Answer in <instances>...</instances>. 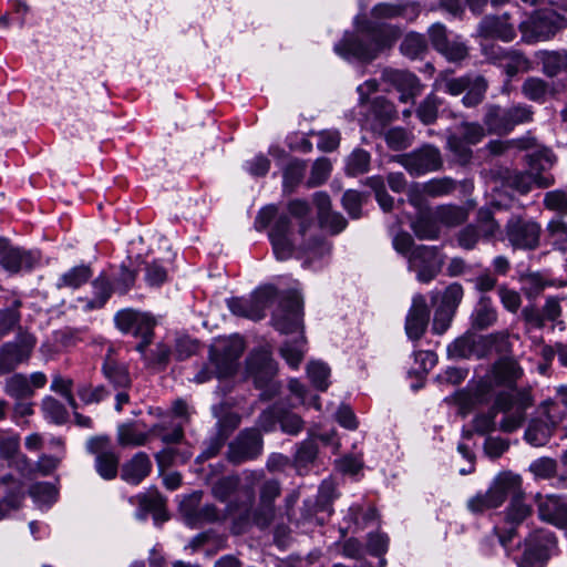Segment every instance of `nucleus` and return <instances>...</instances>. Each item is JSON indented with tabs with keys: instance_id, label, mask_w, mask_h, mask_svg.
<instances>
[{
	"instance_id": "nucleus-1",
	"label": "nucleus",
	"mask_w": 567,
	"mask_h": 567,
	"mask_svg": "<svg viewBox=\"0 0 567 567\" xmlns=\"http://www.w3.org/2000/svg\"><path fill=\"white\" fill-rule=\"evenodd\" d=\"M355 28V32H346L334 45L336 53L344 59L371 62L391 49L401 35L398 25L373 23L368 18L357 19Z\"/></svg>"
},
{
	"instance_id": "nucleus-2",
	"label": "nucleus",
	"mask_w": 567,
	"mask_h": 567,
	"mask_svg": "<svg viewBox=\"0 0 567 567\" xmlns=\"http://www.w3.org/2000/svg\"><path fill=\"white\" fill-rule=\"evenodd\" d=\"M245 484L239 488V495L244 498L240 504L231 502L227 506L229 515H238L240 518L251 517L254 523L260 527H268L275 518V501L281 493L280 483L277 480L264 481L259 488V499L252 509L255 502V486L264 480L262 471H244Z\"/></svg>"
},
{
	"instance_id": "nucleus-3",
	"label": "nucleus",
	"mask_w": 567,
	"mask_h": 567,
	"mask_svg": "<svg viewBox=\"0 0 567 567\" xmlns=\"http://www.w3.org/2000/svg\"><path fill=\"white\" fill-rule=\"evenodd\" d=\"M244 349V341L239 337L215 340L209 348V364L195 375V381L204 383L210 380L213 375L219 379L233 375L237 371L238 359Z\"/></svg>"
},
{
	"instance_id": "nucleus-4",
	"label": "nucleus",
	"mask_w": 567,
	"mask_h": 567,
	"mask_svg": "<svg viewBox=\"0 0 567 567\" xmlns=\"http://www.w3.org/2000/svg\"><path fill=\"white\" fill-rule=\"evenodd\" d=\"M435 89H442L444 92L457 96L465 95L462 103L466 107H474L483 102L488 87L486 79L481 74H465L460 78L450 76L447 72L440 73L434 82Z\"/></svg>"
},
{
	"instance_id": "nucleus-5",
	"label": "nucleus",
	"mask_w": 567,
	"mask_h": 567,
	"mask_svg": "<svg viewBox=\"0 0 567 567\" xmlns=\"http://www.w3.org/2000/svg\"><path fill=\"white\" fill-rule=\"evenodd\" d=\"M567 25L566 19L553 9L537 10L523 21L518 29L522 40L533 44L553 39Z\"/></svg>"
},
{
	"instance_id": "nucleus-6",
	"label": "nucleus",
	"mask_w": 567,
	"mask_h": 567,
	"mask_svg": "<svg viewBox=\"0 0 567 567\" xmlns=\"http://www.w3.org/2000/svg\"><path fill=\"white\" fill-rule=\"evenodd\" d=\"M532 404V398L527 392L498 393L493 410L504 413L501 430L511 433L520 427L526 417V410Z\"/></svg>"
},
{
	"instance_id": "nucleus-7",
	"label": "nucleus",
	"mask_w": 567,
	"mask_h": 567,
	"mask_svg": "<svg viewBox=\"0 0 567 567\" xmlns=\"http://www.w3.org/2000/svg\"><path fill=\"white\" fill-rule=\"evenodd\" d=\"M115 324L124 333H132L141 338L136 350L144 354L146 348L153 342L154 327L156 324L153 317L133 309H123L115 315Z\"/></svg>"
},
{
	"instance_id": "nucleus-8",
	"label": "nucleus",
	"mask_w": 567,
	"mask_h": 567,
	"mask_svg": "<svg viewBox=\"0 0 567 567\" xmlns=\"http://www.w3.org/2000/svg\"><path fill=\"white\" fill-rule=\"evenodd\" d=\"M85 449L94 455V468L103 480L112 481L117 476L120 455L115 452L110 436H92L86 441Z\"/></svg>"
},
{
	"instance_id": "nucleus-9",
	"label": "nucleus",
	"mask_w": 567,
	"mask_h": 567,
	"mask_svg": "<svg viewBox=\"0 0 567 567\" xmlns=\"http://www.w3.org/2000/svg\"><path fill=\"white\" fill-rule=\"evenodd\" d=\"M505 231L515 249L534 250L540 244L542 226L533 218L513 215L506 223Z\"/></svg>"
},
{
	"instance_id": "nucleus-10",
	"label": "nucleus",
	"mask_w": 567,
	"mask_h": 567,
	"mask_svg": "<svg viewBox=\"0 0 567 567\" xmlns=\"http://www.w3.org/2000/svg\"><path fill=\"white\" fill-rule=\"evenodd\" d=\"M444 256L436 246H415L408 256V268L416 274L420 282L427 284L440 272Z\"/></svg>"
},
{
	"instance_id": "nucleus-11",
	"label": "nucleus",
	"mask_w": 567,
	"mask_h": 567,
	"mask_svg": "<svg viewBox=\"0 0 567 567\" xmlns=\"http://www.w3.org/2000/svg\"><path fill=\"white\" fill-rule=\"evenodd\" d=\"M302 299L297 291H288L280 297L272 313L271 322L281 333H291L302 328Z\"/></svg>"
},
{
	"instance_id": "nucleus-12",
	"label": "nucleus",
	"mask_w": 567,
	"mask_h": 567,
	"mask_svg": "<svg viewBox=\"0 0 567 567\" xmlns=\"http://www.w3.org/2000/svg\"><path fill=\"white\" fill-rule=\"evenodd\" d=\"M517 487L518 476L512 473H503L497 476L485 494H478L471 498L467 506L473 513L496 508L506 499V492H515Z\"/></svg>"
},
{
	"instance_id": "nucleus-13",
	"label": "nucleus",
	"mask_w": 567,
	"mask_h": 567,
	"mask_svg": "<svg viewBox=\"0 0 567 567\" xmlns=\"http://www.w3.org/2000/svg\"><path fill=\"white\" fill-rule=\"evenodd\" d=\"M396 162L412 176L436 172L443 166L440 150L431 144H425L410 153L399 155Z\"/></svg>"
},
{
	"instance_id": "nucleus-14",
	"label": "nucleus",
	"mask_w": 567,
	"mask_h": 567,
	"mask_svg": "<svg viewBox=\"0 0 567 567\" xmlns=\"http://www.w3.org/2000/svg\"><path fill=\"white\" fill-rule=\"evenodd\" d=\"M556 548V538L546 529H538L525 542V550L518 567H544Z\"/></svg>"
},
{
	"instance_id": "nucleus-15",
	"label": "nucleus",
	"mask_w": 567,
	"mask_h": 567,
	"mask_svg": "<svg viewBox=\"0 0 567 567\" xmlns=\"http://www.w3.org/2000/svg\"><path fill=\"white\" fill-rule=\"evenodd\" d=\"M35 338L21 332L13 341L6 342L0 348V374L13 371L19 364L27 362L35 347Z\"/></svg>"
},
{
	"instance_id": "nucleus-16",
	"label": "nucleus",
	"mask_w": 567,
	"mask_h": 567,
	"mask_svg": "<svg viewBox=\"0 0 567 567\" xmlns=\"http://www.w3.org/2000/svg\"><path fill=\"white\" fill-rule=\"evenodd\" d=\"M506 497H511L509 505L505 513L506 527L503 532L496 527L495 532L498 535V540L503 547H507L515 536L516 526L519 525L527 516L530 515L532 508L524 502V495L522 493V480L518 476V487L515 492H506Z\"/></svg>"
},
{
	"instance_id": "nucleus-17",
	"label": "nucleus",
	"mask_w": 567,
	"mask_h": 567,
	"mask_svg": "<svg viewBox=\"0 0 567 567\" xmlns=\"http://www.w3.org/2000/svg\"><path fill=\"white\" fill-rule=\"evenodd\" d=\"M262 452V436L257 429H246L229 443L227 460L239 465L257 458Z\"/></svg>"
},
{
	"instance_id": "nucleus-18",
	"label": "nucleus",
	"mask_w": 567,
	"mask_h": 567,
	"mask_svg": "<svg viewBox=\"0 0 567 567\" xmlns=\"http://www.w3.org/2000/svg\"><path fill=\"white\" fill-rule=\"evenodd\" d=\"M382 80L400 92L399 99L402 103L414 102L423 89L419 78L406 70L384 69Z\"/></svg>"
},
{
	"instance_id": "nucleus-19",
	"label": "nucleus",
	"mask_w": 567,
	"mask_h": 567,
	"mask_svg": "<svg viewBox=\"0 0 567 567\" xmlns=\"http://www.w3.org/2000/svg\"><path fill=\"white\" fill-rule=\"evenodd\" d=\"M420 14V6L411 0H398L394 2H379L372 7L370 19L373 23H381L383 20L404 18L413 21Z\"/></svg>"
},
{
	"instance_id": "nucleus-20",
	"label": "nucleus",
	"mask_w": 567,
	"mask_h": 567,
	"mask_svg": "<svg viewBox=\"0 0 567 567\" xmlns=\"http://www.w3.org/2000/svg\"><path fill=\"white\" fill-rule=\"evenodd\" d=\"M431 310L426 298L417 293L412 298V305L405 318V332L411 340H419L425 333Z\"/></svg>"
},
{
	"instance_id": "nucleus-21",
	"label": "nucleus",
	"mask_w": 567,
	"mask_h": 567,
	"mask_svg": "<svg viewBox=\"0 0 567 567\" xmlns=\"http://www.w3.org/2000/svg\"><path fill=\"white\" fill-rule=\"evenodd\" d=\"M507 338V332H496L488 337H475L471 333H465L449 346L447 353L451 358L455 359H468L473 355L481 357L476 349L478 344L492 343L498 340L505 341Z\"/></svg>"
},
{
	"instance_id": "nucleus-22",
	"label": "nucleus",
	"mask_w": 567,
	"mask_h": 567,
	"mask_svg": "<svg viewBox=\"0 0 567 567\" xmlns=\"http://www.w3.org/2000/svg\"><path fill=\"white\" fill-rule=\"evenodd\" d=\"M477 33L484 39H498L504 42L513 41L516 37V29L509 22V14L487 16L478 24Z\"/></svg>"
},
{
	"instance_id": "nucleus-23",
	"label": "nucleus",
	"mask_w": 567,
	"mask_h": 567,
	"mask_svg": "<svg viewBox=\"0 0 567 567\" xmlns=\"http://www.w3.org/2000/svg\"><path fill=\"white\" fill-rule=\"evenodd\" d=\"M38 257L31 251L12 247L7 240L0 238V265L10 272L31 269Z\"/></svg>"
},
{
	"instance_id": "nucleus-24",
	"label": "nucleus",
	"mask_w": 567,
	"mask_h": 567,
	"mask_svg": "<svg viewBox=\"0 0 567 567\" xmlns=\"http://www.w3.org/2000/svg\"><path fill=\"white\" fill-rule=\"evenodd\" d=\"M538 514L543 520L567 529V503L560 497L548 495L537 496Z\"/></svg>"
},
{
	"instance_id": "nucleus-25",
	"label": "nucleus",
	"mask_w": 567,
	"mask_h": 567,
	"mask_svg": "<svg viewBox=\"0 0 567 567\" xmlns=\"http://www.w3.org/2000/svg\"><path fill=\"white\" fill-rule=\"evenodd\" d=\"M114 352L115 351L112 347L107 349L102 364V373L115 389H130L132 385V379L128 368L115 359Z\"/></svg>"
},
{
	"instance_id": "nucleus-26",
	"label": "nucleus",
	"mask_w": 567,
	"mask_h": 567,
	"mask_svg": "<svg viewBox=\"0 0 567 567\" xmlns=\"http://www.w3.org/2000/svg\"><path fill=\"white\" fill-rule=\"evenodd\" d=\"M506 185L520 194H527L533 185L539 188H547L554 184L551 175H542L533 172H514L505 178Z\"/></svg>"
},
{
	"instance_id": "nucleus-27",
	"label": "nucleus",
	"mask_w": 567,
	"mask_h": 567,
	"mask_svg": "<svg viewBox=\"0 0 567 567\" xmlns=\"http://www.w3.org/2000/svg\"><path fill=\"white\" fill-rule=\"evenodd\" d=\"M151 471L150 456L144 452H138L122 465L121 478L128 484L138 485L151 474Z\"/></svg>"
},
{
	"instance_id": "nucleus-28",
	"label": "nucleus",
	"mask_w": 567,
	"mask_h": 567,
	"mask_svg": "<svg viewBox=\"0 0 567 567\" xmlns=\"http://www.w3.org/2000/svg\"><path fill=\"white\" fill-rule=\"evenodd\" d=\"M535 56L542 64V72L548 78L567 72V50H540Z\"/></svg>"
},
{
	"instance_id": "nucleus-29",
	"label": "nucleus",
	"mask_w": 567,
	"mask_h": 567,
	"mask_svg": "<svg viewBox=\"0 0 567 567\" xmlns=\"http://www.w3.org/2000/svg\"><path fill=\"white\" fill-rule=\"evenodd\" d=\"M472 327L475 330H485L497 321V311L489 297H481L473 313Z\"/></svg>"
},
{
	"instance_id": "nucleus-30",
	"label": "nucleus",
	"mask_w": 567,
	"mask_h": 567,
	"mask_svg": "<svg viewBox=\"0 0 567 567\" xmlns=\"http://www.w3.org/2000/svg\"><path fill=\"white\" fill-rule=\"evenodd\" d=\"M484 126L488 133L492 134H506L511 132L507 111L498 105H487L483 117Z\"/></svg>"
},
{
	"instance_id": "nucleus-31",
	"label": "nucleus",
	"mask_w": 567,
	"mask_h": 567,
	"mask_svg": "<svg viewBox=\"0 0 567 567\" xmlns=\"http://www.w3.org/2000/svg\"><path fill=\"white\" fill-rule=\"evenodd\" d=\"M247 370L255 378L264 379L275 374V363L267 350L252 352L247 359Z\"/></svg>"
},
{
	"instance_id": "nucleus-32",
	"label": "nucleus",
	"mask_w": 567,
	"mask_h": 567,
	"mask_svg": "<svg viewBox=\"0 0 567 567\" xmlns=\"http://www.w3.org/2000/svg\"><path fill=\"white\" fill-rule=\"evenodd\" d=\"M522 375L523 370L514 359L504 358L494 365V379L499 385L511 388Z\"/></svg>"
},
{
	"instance_id": "nucleus-33",
	"label": "nucleus",
	"mask_w": 567,
	"mask_h": 567,
	"mask_svg": "<svg viewBox=\"0 0 567 567\" xmlns=\"http://www.w3.org/2000/svg\"><path fill=\"white\" fill-rule=\"evenodd\" d=\"M116 440L122 447H137L146 444L148 434L141 431L136 423L127 422L117 426Z\"/></svg>"
},
{
	"instance_id": "nucleus-34",
	"label": "nucleus",
	"mask_w": 567,
	"mask_h": 567,
	"mask_svg": "<svg viewBox=\"0 0 567 567\" xmlns=\"http://www.w3.org/2000/svg\"><path fill=\"white\" fill-rule=\"evenodd\" d=\"M411 228L421 240H434L440 236L439 220H436L434 212L420 214L411 224Z\"/></svg>"
},
{
	"instance_id": "nucleus-35",
	"label": "nucleus",
	"mask_w": 567,
	"mask_h": 567,
	"mask_svg": "<svg viewBox=\"0 0 567 567\" xmlns=\"http://www.w3.org/2000/svg\"><path fill=\"white\" fill-rule=\"evenodd\" d=\"M433 212L439 224L446 227L458 226L463 224L468 216L464 207L452 204L439 205Z\"/></svg>"
},
{
	"instance_id": "nucleus-36",
	"label": "nucleus",
	"mask_w": 567,
	"mask_h": 567,
	"mask_svg": "<svg viewBox=\"0 0 567 567\" xmlns=\"http://www.w3.org/2000/svg\"><path fill=\"white\" fill-rule=\"evenodd\" d=\"M92 288L94 299L87 301L85 308L100 309L105 305L107 299L111 297L112 291H114V286L109 279V277L103 272L92 281Z\"/></svg>"
},
{
	"instance_id": "nucleus-37",
	"label": "nucleus",
	"mask_w": 567,
	"mask_h": 567,
	"mask_svg": "<svg viewBox=\"0 0 567 567\" xmlns=\"http://www.w3.org/2000/svg\"><path fill=\"white\" fill-rule=\"evenodd\" d=\"M348 518L354 525L353 532H358L377 522L378 514L377 509L371 505L354 504L349 507Z\"/></svg>"
},
{
	"instance_id": "nucleus-38",
	"label": "nucleus",
	"mask_w": 567,
	"mask_h": 567,
	"mask_svg": "<svg viewBox=\"0 0 567 567\" xmlns=\"http://www.w3.org/2000/svg\"><path fill=\"white\" fill-rule=\"evenodd\" d=\"M553 429L554 426L543 419L532 420L525 432V439L534 446H543L551 436Z\"/></svg>"
},
{
	"instance_id": "nucleus-39",
	"label": "nucleus",
	"mask_w": 567,
	"mask_h": 567,
	"mask_svg": "<svg viewBox=\"0 0 567 567\" xmlns=\"http://www.w3.org/2000/svg\"><path fill=\"white\" fill-rule=\"evenodd\" d=\"M92 277V270L89 266L81 265L75 266L68 270L65 274H63L58 282V288H72L76 289L89 281V279Z\"/></svg>"
},
{
	"instance_id": "nucleus-40",
	"label": "nucleus",
	"mask_w": 567,
	"mask_h": 567,
	"mask_svg": "<svg viewBox=\"0 0 567 567\" xmlns=\"http://www.w3.org/2000/svg\"><path fill=\"white\" fill-rule=\"evenodd\" d=\"M4 392L17 400L27 399L33 395V389L27 375L16 373L6 380Z\"/></svg>"
},
{
	"instance_id": "nucleus-41",
	"label": "nucleus",
	"mask_w": 567,
	"mask_h": 567,
	"mask_svg": "<svg viewBox=\"0 0 567 567\" xmlns=\"http://www.w3.org/2000/svg\"><path fill=\"white\" fill-rule=\"evenodd\" d=\"M279 352L290 368L298 369L306 353L305 338L301 336L292 342L286 341L280 347Z\"/></svg>"
},
{
	"instance_id": "nucleus-42",
	"label": "nucleus",
	"mask_w": 567,
	"mask_h": 567,
	"mask_svg": "<svg viewBox=\"0 0 567 567\" xmlns=\"http://www.w3.org/2000/svg\"><path fill=\"white\" fill-rule=\"evenodd\" d=\"M426 50L427 42L424 35L416 32L408 33L400 44L401 53L410 59L421 58Z\"/></svg>"
},
{
	"instance_id": "nucleus-43",
	"label": "nucleus",
	"mask_w": 567,
	"mask_h": 567,
	"mask_svg": "<svg viewBox=\"0 0 567 567\" xmlns=\"http://www.w3.org/2000/svg\"><path fill=\"white\" fill-rule=\"evenodd\" d=\"M457 182L451 177L432 178L421 185V190L430 197H442L452 194Z\"/></svg>"
},
{
	"instance_id": "nucleus-44",
	"label": "nucleus",
	"mask_w": 567,
	"mask_h": 567,
	"mask_svg": "<svg viewBox=\"0 0 567 567\" xmlns=\"http://www.w3.org/2000/svg\"><path fill=\"white\" fill-rule=\"evenodd\" d=\"M288 210L291 216L300 219L299 234L305 237L307 230L313 225V220L309 217V203L303 199H293L288 204Z\"/></svg>"
},
{
	"instance_id": "nucleus-45",
	"label": "nucleus",
	"mask_w": 567,
	"mask_h": 567,
	"mask_svg": "<svg viewBox=\"0 0 567 567\" xmlns=\"http://www.w3.org/2000/svg\"><path fill=\"white\" fill-rule=\"evenodd\" d=\"M370 167V154L362 150H354L347 158L346 172L348 175L357 176L364 174Z\"/></svg>"
},
{
	"instance_id": "nucleus-46",
	"label": "nucleus",
	"mask_w": 567,
	"mask_h": 567,
	"mask_svg": "<svg viewBox=\"0 0 567 567\" xmlns=\"http://www.w3.org/2000/svg\"><path fill=\"white\" fill-rule=\"evenodd\" d=\"M307 374L311 383L320 391L329 386L330 368L320 361H311L307 365Z\"/></svg>"
},
{
	"instance_id": "nucleus-47",
	"label": "nucleus",
	"mask_w": 567,
	"mask_h": 567,
	"mask_svg": "<svg viewBox=\"0 0 567 567\" xmlns=\"http://www.w3.org/2000/svg\"><path fill=\"white\" fill-rule=\"evenodd\" d=\"M306 163L300 159L291 161L284 171V188L291 193L302 181Z\"/></svg>"
},
{
	"instance_id": "nucleus-48",
	"label": "nucleus",
	"mask_w": 567,
	"mask_h": 567,
	"mask_svg": "<svg viewBox=\"0 0 567 567\" xmlns=\"http://www.w3.org/2000/svg\"><path fill=\"white\" fill-rule=\"evenodd\" d=\"M442 101L435 94H429L416 110L417 117L423 124H432L436 121L439 107Z\"/></svg>"
},
{
	"instance_id": "nucleus-49",
	"label": "nucleus",
	"mask_w": 567,
	"mask_h": 567,
	"mask_svg": "<svg viewBox=\"0 0 567 567\" xmlns=\"http://www.w3.org/2000/svg\"><path fill=\"white\" fill-rule=\"evenodd\" d=\"M522 92L530 101L543 102L548 93V83L540 78H527L523 85Z\"/></svg>"
},
{
	"instance_id": "nucleus-50",
	"label": "nucleus",
	"mask_w": 567,
	"mask_h": 567,
	"mask_svg": "<svg viewBox=\"0 0 567 567\" xmlns=\"http://www.w3.org/2000/svg\"><path fill=\"white\" fill-rule=\"evenodd\" d=\"M42 412L45 419L55 424H63L68 421L69 413L65 406L52 396H47L42 401Z\"/></svg>"
},
{
	"instance_id": "nucleus-51",
	"label": "nucleus",
	"mask_w": 567,
	"mask_h": 567,
	"mask_svg": "<svg viewBox=\"0 0 567 567\" xmlns=\"http://www.w3.org/2000/svg\"><path fill=\"white\" fill-rule=\"evenodd\" d=\"M227 306L233 315L247 318L254 321L260 320L258 310L254 308L252 301L249 298H230L227 300Z\"/></svg>"
},
{
	"instance_id": "nucleus-52",
	"label": "nucleus",
	"mask_w": 567,
	"mask_h": 567,
	"mask_svg": "<svg viewBox=\"0 0 567 567\" xmlns=\"http://www.w3.org/2000/svg\"><path fill=\"white\" fill-rule=\"evenodd\" d=\"M76 393L80 400L86 405L97 404L110 395V391L104 385L93 386L89 383L80 384Z\"/></svg>"
},
{
	"instance_id": "nucleus-53",
	"label": "nucleus",
	"mask_w": 567,
	"mask_h": 567,
	"mask_svg": "<svg viewBox=\"0 0 567 567\" xmlns=\"http://www.w3.org/2000/svg\"><path fill=\"white\" fill-rule=\"evenodd\" d=\"M276 296L277 290L272 286L261 287L250 296L254 308L258 310L259 319L265 317V310L269 307Z\"/></svg>"
},
{
	"instance_id": "nucleus-54",
	"label": "nucleus",
	"mask_w": 567,
	"mask_h": 567,
	"mask_svg": "<svg viewBox=\"0 0 567 567\" xmlns=\"http://www.w3.org/2000/svg\"><path fill=\"white\" fill-rule=\"evenodd\" d=\"M532 69L529 59L519 51H511L507 53V62L505 72L508 76H515L519 72H528Z\"/></svg>"
},
{
	"instance_id": "nucleus-55",
	"label": "nucleus",
	"mask_w": 567,
	"mask_h": 567,
	"mask_svg": "<svg viewBox=\"0 0 567 567\" xmlns=\"http://www.w3.org/2000/svg\"><path fill=\"white\" fill-rule=\"evenodd\" d=\"M317 454L318 446L316 444L315 437L311 435L298 446L295 455L296 465L298 467L307 466L316 460Z\"/></svg>"
},
{
	"instance_id": "nucleus-56",
	"label": "nucleus",
	"mask_w": 567,
	"mask_h": 567,
	"mask_svg": "<svg viewBox=\"0 0 567 567\" xmlns=\"http://www.w3.org/2000/svg\"><path fill=\"white\" fill-rule=\"evenodd\" d=\"M239 482L240 480L236 475L221 477L214 484L213 495L217 499L225 502L239 488Z\"/></svg>"
},
{
	"instance_id": "nucleus-57",
	"label": "nucleus",
	"mask_w": 567,
	"mask_h": 567,
	"mask_svg": "<svg viewBox=\"0 0 567 567\" xmlns=\"http://www.w3.org/2000/svg\"><path fill=\"white\" fill-rule=\"evenodd\" d=\"M372 113L382 123H389L396 117V110L392 102L383 96L375 97L372 102Z\"/></svg>"
},
{
	"instance_id": "nucleus-58",
	"label": "nucleus",
	"mask_w": 567,
	"mask_h": 567,
	"mask_svg": "<svg viewBox=\"0 0 567 567\" xmlns=\"http://www.w3.org/2000/svg\"><path fill=\"white\" fill-rule=\"evenodd\" d=\"M457 130V135L463 138L466 144L470 145L480 143L485 136L484 126L476 122H462Z\"/></svg>"
},
{
	"instance_id": "nucleus-59",
	"label": "nucleus",
	"mask_w": 567,
	"mask_h": 567,
	"mask_svg": "<svg viewBox=\"0 0 567 567\" xmlns=\"http://www.w3.org/2000/svg\"><path fill=\"white\" fill-rule=\"evenodd\" d=\"M331 163L327 158H318L310 172L309 179L307 182L308 187H317L323 184L330 176Z\"/></svg>"
},
{
	"instance_id": "nucleus-60",
	"label": "nucleus",
	"mask_w": 567,
	"mask_h": 567,
	"mask_svg": "<svg viewBox=\"0 0 567 567\" xmlns=\"http://www.w3.org/2000/svg\"><path fill=\"white\" fill-rule=\"evenodd\" d=\"M547 233L551 243L557 248L565 250L567 247V223L563 219H553L547 225Z\"/></svg>"
},
{
	"instance_id": "nucleus-61",
	"label": "nucleus",
	"mask_w": 567,
	"mask_h": 567,
	"mask_svg": "<svg viewBox=\"0 0 567 567\" xmlns=\"http://www.w3.org/2000/svg\"><path fill=\"white\" fill-rule=\"evenodd\" d=\"M131 503L137 504L140 508L145 513H159L164 506V499L156 492L150 494H138L131 498Z\"/></svg>"
},
{
	"instance_id": "nucleus-62",
	"label": "nucleus",
	"mask_w": 567,
	"mask_h": 567,
	"mask_svg": "<svg viewBox=\"0 0 567 567\" xmlns=\"http://www.w3.org/2000/svg\"><path fill=\"white\" fill-rule=\"evenodd\" d=\"M21 301L14 299L11 306L0 311V337L9 332L20 320Z\"/></svg>"
},
{
	"instance_id": "nucleus-63",
	"label": "nucleus",
	"mask_w": 567,
	"mask_h": 567,
	"mask_svg": "<svg viewBox=\"0 0 567 567\" xmlns=\"http://www.w3.org/2000/svg\"><path fill=\"white\" fill-rule=\"evenodd\" d=\"M464 296L461 284L453 282L445 288L439 306L456 311Z\"/></svg>"
},
{
	"instance_id": "nucleus-64",
	"label": "nucleus",
	"mask_w": 567,
	"mask_h": 567,
	"mask_svg": "<svg viewBox=\"0 0 567 567\" xmlns=\"http://www.w3.org/2000/svg\"><path fill=\"white\" fill-rule=\"evenodd\" d=\"M544 206L549 210L567 214V192L556 189L545 194Z\"/></svg>"
}]
</instances>
